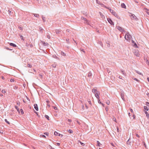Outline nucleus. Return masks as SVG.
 <instances>
[{
    "mask_svg": "<svg viewBox=\"0 0 149 149\" xmlns=\"http://www.w3.org/2000/svg\"><path fill=\"white\" fill-rule=\"evenodd\" d=\"M107 72L109 74V73L110 72V71H109V69H107Z\"/></svg>",
    "mask_w": 149,
    "mask_h": 149,
    "instance_id": "nucleus-59",
    "label": "nucleus"
},
{
    "mask_svg": "<svg viewBox=\"0 0 149 149\" xmlns=\"http://www.w3.org/2000/svg\"><path fill=\"white\" fill-rule=\"evenodd\" d=\"M54 135H55V136H60L61 135V137H62V136H63L61 134H60L56 132H54Z\"/></svg>",
    "mask_w": 149,
    "mask_h": 149,
    "instance_id": "nucleus-8",
    "label": "nucleus"
},
{
    "mask_svg": "<svg viewBox=\"0 0 149 149\" xmlns=\"http://www.w3.org/2000/svg\"><path fill=\"white\" fill-rule=\"evenodd\" d=\"M9 14L10 15H12L11 14L13 13V12L14 11L13 10L10 11L9 10H8Z\"/></svg>",
    "mask_w": 149,
    "mask_h": 149,
    "instance_id": "nucleus-20",
    "label": "nucleus"
},
{
    "mask_svg": "<svg viewBox=\"0 0 149 149\" xmlns=\"http://www.w3.org/2000/svg\"><path fill=\"white\" fill-rule=\"evenodd\" d=\"M107 20L108 22L111 25H114V24L111 19L109 18H107Z\"/></svg>",
    "mask_w": 149,
    "mask_h": 149,
    "instance_id": "nucleus-7",
    "label": "nucleus"
},
{
    "mask_svg": "<svg viewBox=\"0 0 149 149\" xmlns=\"http://www.w3.org/2000/svg\"><path fill=\"white\" fill-rule=\"evenodd\" d=\"M130 109V111H131V112L132 113H134V112L133 111V110L132 109Z\"/></svg>",
    "mask_w": 149,
    "mask_h": 149,
    "instance_id": "nucleus-54",
    "label": "nucleus"
},
{
    "mask_svg": "<svg viewBox=\"0 0 149 149\" xmlns=\"http://www.w3.org/2000/svg\"><path fill=\"white\" fill-rule=\"evenodd\" d=\"M61 55L64 56H66V54L63 52V51L61 52Z\"/></svg>",
    "mask_w": 149,
    "mask_h": 149,
    "instance_id": "nucleus-12",
    "label": "nucleus"
},
{
    "mask_svg": "<svg viewBox=\"0 0 149 149\" xmlns=\"http://www.w3.org/2000/svg\"><path fill=\"white\" fill-rule=\"evenodd\" d=\"M47 38H48L49 39L50 38V36H49V35H48L47 36Z\"/></svg>",
    "mask_w": 149,
    "mask_h": 149,
    "instance_id": "nucleus-61",
    "label": "nucleus"
},
{
    "mask_svg": "<svg viewBox=\"0 0 149 149\" xmlns=\"http://www.w3.org/2000/svg\"><path fill=\"white\" fill-rule=\"evenodd\" d=\"M10 81L11 82H14V79H11L10 80Z\"/></svg>",
    "mask_w": 149,
    "mask_h": 149,
    "instance_id": "nucleus-46",
    "label": "nucleus"
},
{
    "mask_svg": "<svg viewBox=\"0 0 149 149\" xmlns=\"http://www.w3.org/2000/svg\"><path fill=\"white\" fill-rule=\"evenodd\" d=\"M45 117L48 120H49V117L48 115H45Z\"/></svg>",
    "mask_w": 149,
    "mask_h": 149,
    "instance_id": "nucleus-24",
    "label": "nucleus"
},
{
    "mask_svg": "<svg viewBox=\"0 0 149 149\" xmlns=\"http://www.w3.org/2000/svg\"><path fill=\"white\" fill-rule=\"evenodd\" d=\"M35 113H36V114H37V116H38L39 117H40V116H39V115H38V113L37 112H36V111H35Z\"/></svg>",
    "mask_w": 149,
    "mask_h": 149,
    "instance_id": "nucleus-56",
    "label": "nucleus"
},
{
    "mask_svg": "<svg viewBox=\"0 0 149 149\" xmlns=\"http://www.w3.org/2000/svg\"><path fill=\"white\" fill-rule=\"evenodd\" d=\"M68 120L69 122H71L72 121V120L70 119H68Z\"/></svg>",
    "mask_w": 149,
    "mask_h": 149,
    "instance_id": "nucleus-64",
    "label": "nucleus"
},
{
    "mask_svg": "<svg viewBox=\"0 0 149 149\" xmlns=\"http://www.w3.org/2000/svg\"><path fill=\"white\" fill-rule=\"evenodd\" d=\"M61 31L60 29H56L55 30V32L57 34H58Z\"/></svg>",
    "mask_w": 149,
    "mask_h": 149,
    "instance_id": "nucleus-15",
    "label": "nucleus"
},
{
    "mask_svg": "<svg viewBox=\"0 0 149 149\" xmlns=\"http://www.w3.org/2000/svg\"><path fill=\"white\" fill-rule=\"evenodd\" d=\"M52 66L53 68H56V65L55 64H53L52 65Z\"/></svg>",
    "mask_w": 149,
    "mask_h": 149,
    "instance_id": "nucleus-44",
    "label": "nucleus"
},
{
    "mask_svg": "<svg viewBox=\"0 0 149 149\" xmlns=\"http://www.w3.org/2000/svg\"><path fill=\"white\" fill-rule=\"evenodd\" d=\"M80 144H81V145L82 146H84V144L82 142H80Z\"/></svg>",
    "mask_w": 149,
    "mask_h": 149,
    "instance_id": "nucleus-40",
    "label": "nucleus"
},
{
    "mask_svg": "<svg viewBox=\"0 0 149 149\" xmlns=\"http://www.w3.org/2000/svg\"><path fill=\"white\" fill-rule=\"evenodd\" d=\"M92 74L91 72V71H90L88 74V77H91L92 76Z\"/></svg>",
    "mask_w": 149,
    "mask_h": 149,
    "instance_id": "nucleus-17",
    "label": "nucleus"
},
{
    "mask_svg": "<svg viewBox=\"0 0 149 149\" xmlns=\"http://www.w3.org/2000/svg\"><path fill=\"white\" fill-rule=\"evenodd\" d=\"M33 15H34L35 17H39L40 16L38 14L33 13Z\"/></svg>",
    "mask_w": 149,
    "mask_h": 149,
    "instance_id": "nucleus-16",
    "label": "nucleus"
},
{
    "mask_svg": "<svg viewBox=\"0 0 149 149\" xmlns=\"http://www.w3.org/2000/svg\"><path fill=\"white\" fill-rule=\"evenodd\" d=\"M20 111L22 114H24V112L22 109H20Z\"/></svg>",
    "mask_w": 149,
    "mask_h": 149,
    "instance_id": "nucleus-34",
    "label": "nucleus"
},
{
    "mask_svg": "<svg viewBox=\"0 0 149 149\" xmlns=\"http://www.w3.org/2000/svg\"><path fill=\"white\" fill-rule=\"evenodd\" d=\"M144 9L145 10H146L147 11H149V9H148V8H144Z\"/></svg>",
    "mask_w": 149,
    "mask_h": 149,
    "instance_id": "nucleus-53",
    "label": "nucleus"
},
{
    "mask_svg": "<svg viewBox=\"0 0 149 149\" xmlns=\"http://www.w3.org/2000/svg\"><path fill=\"white\" fill-rule=\"evenodd\" d=\"M54 108L55 110H57V108L56 107H54Z\"/></svg>",
    "mask_w": 149,
    "mask_h": 149,
    "instance_id": "nucleus-62",
    "label": "nucleus"
},
{
    "mask_svg": "<svg viewBox=\"0 0 149 149\" xmlns=\"http://www.w3.org/2000/svg\"><path fill=\"white\" fill-rule=\"evenodd\" d=\"M44 134H45L46 135L48 136L49 135V133L48 132L45 133H44Z\"/></svg>",
    "mask_w": 149,
    "mask_h": 149,
    "instance_id": "nucleus-48",
    "label": "nucleus"
},
{
    "mask_svg": "<svg viewBox=\"0 0 149 149\" xmlns=\"http://www.w3.org/2000/svg\"><path fill=\"white\" fill-rule=\"evenodd\" d=\"M15 108H16V109L17 110V111L19 113H20V111L19 110V108L17 106H15Z\"/></svg>",
    "mask_w": 149,
    "mask_h": 149,
    "instance_id": "nucleus-19",
    "label": "nucleus"
},
{
    "mask_svg": "<svg viewBox=\"0 0 149 149\" xmlns=\"http://www.w3.org/2000/svg\"><path fill=\"white\" fill-rule=\"evenodd\" d=\"M20 38L21 39V40H23V41H24V39L23 38V36H22L20 35Z\"/></svg>",
    "mask_w": 149,
    "mask_h": 149,
    "instance_id": "nucleus-30",
    "label": "nucleus"
},
{
    "mask_svg": "<svg viewBox=\"0 0 149 149\" xmlns=\"http://www.w3.org/2000/svg\"><path fill=\"white\" fill-rule=\"evenodd\" d=\"M41 135V136H42V137H44V138H45L46 137L45 136V135Z\"/></svg>",
    "mask_w": 149,
    "mask_h": 149,
    "instance_id": "nucleus-60",
    "label": "nucleus"
},
{
    "mask_svg": "<svg viewBox=\"0 0 149 149\" xmlns=\"http://www.w3.org/2000/svg\"><path fill=\"white\" fill-rule=\"evenodd\" d=\"M116 27L119 31L122 32H125V30L120 26H116Z\"/></svg>",
    "mask_w": 149,
    "mask_h": 149,
    "instance_id": "nucleus-4",
    "label": "nucleus"
},
{
    "mask_svg": "<svg viewBox=\"0 0 149 149\" xmlns=\"http://www.w3.org/2000/svg\"><path fill=\"white\" fill-rule=\"evenodd\" d=\"M67 131L70 134H71L73 133V131L71 130H67Z\"/></svg>",
    "mask_w": 149,
    "mask_h": 149,
    "instance_id": "nucleus-26",
    "label": "nucleus"
},
{
    "mask_svg": "<svg viewBox=\"0 0 149 149\" xmlns=\"http://www.w3.org/2000/svg\"><path fill=\"white\" fill-rule=\"evenodd\" d=\"M97 146H100L102 144L100 143L99 141H97Z\"/></svg>",
    "mask_w": 149,
    "mask_h": 149,
    "instance_id": "nucleus-18",
    "label": "nucleus"
},
{
    "mask_svg": "<svg viewBox=\"0 0 149 149\" xmlns=\"http://www.w3.org/2000/svg\"><path fill=\"white\" fill-rule=\"evenodd\" d=\"M135 55L137 56H139V54L138 53H136Z\"/></svg>",
    "mask_w": 149,
    "mask_h": 149,
    "instance_id": "nucleus-37",
    "label": "nucleus"
},
{
    "mask_svg": "<svg viewBox=\"0 0 149 149\" xmlns=\"http://www.w3.org/2000/svg\"><path fill=\"white\" fill-rule=\"evenodd\" d=\"M18 28L20 29V30H21V31H22L23 30V28L22 27H21L20 26H19L18 27Z\"/></svg>",
    "mask_w": 149,
    "mask_h": 149,
    "instance_id": "nucleus-41",
    "label": "nucleus"
},
{
    "mask_svg": "<svg viewBox=\"0 0 149 149\" xmlns=\"http://www.w3.org/2000/svg\"><path fill=\"white\" fill-rule=\"evenodd\" d=\"M144 109L146 110V111H148V108L147 106H144Z\"/></svg>",
    "mask_w": 149,
    "mask_h": 149,
    "instance_id": "nucleus-25",
    "label": "nucleus"
},
{
    "mask_svg": "<svg viewBox=\"0 0 149 149\" xmlns=\"http://www.w3.org/2000/svg\"><path fill=\"white\" fill-rule=\"evenodd\" d=\"M109 103H110V102L109 101H108L107 102V104H108V105H109Z\"/></svg>",
    "mask_w": 149,
    "mask_h": 149,
    "instance_id": "nucleus-58",
    "label": "nucleus"
},
{
    "mask_svg": "<svg viewBox=\"0 0 149 149\" xmlns=\"http://www.w3.org/2000/svg\"><path fill=\"white\" fill-rule=\"evenodd\" d=\"M95 95L97 98L99 99L100 98L99 95L100 94V92L99 91H97L95 93Z\"/></svg>",
    "mask_w": 149,
    "mask_h": 149,
    "instance_id": "nucleus-5",
    "label": "nucleus"
},
{
    "mask_svg": "<svg viewBox=\"0 0 149 149\" xmlns=\"http://www.w3.org/2000/svg\"><path fill=\"white\" fill-rule=\"evenodd\" d=\"M5 48L7 49V50H10V51H12L13 50L12 49H9V48H8V47H6Z\"/></svg>",
    "mask_w": 149,
    "mask_h": 149,
    "instance_id": "nucleus-31",
    "label": "nucleus"
},
{
    "mask_svg": "<svg viewBox=\"0 0 149 149\" xmlns=\"http://www.w3.org/2000/svg\"><path fill=\"white\" fill-rule=\"evenodd\" d=\"M98 91H97V90L96 89H93L92 91V92L94 94H95V93H96V92Z\"/></svg>",
    "mask_w": 149,
    "mask_h": 149,
    "instance_id": "nucleus-22",
    "label": "nucleus"
},
{
    "mask_svg": "<svg viewBox=\"0 0 149 149\" xmlns=\"http://www.w3.org/2000/svg\"><path fill=\"white\" fill-rule=\"evenodd\" d=\"M34 108L37 111H38V107L37 104H34Z\"/></svg>",
    "mask_w": 149,
    "mask_h": 149,
    "instance_id": "nucleus-9",
    "label": "nucleus"
},
{
    "mask_svg": "<svg viewBox=\"0 0 149 149\" xmlns=\"http://www.w3.org/2000/svg\"><path fill=\"white\" fill-rule=\"evenodd\" d=\"M54 56V57L55 58H56V59H59L58 58V57H57L56 56V55H55L54 56Z\"/></svg>",
    "mask_w": 149,
    "mask_h": 149,
    "instance_id": "nucleus-38",
    "label": "nucleus"
},
{
    "mask_svg": "<svg viewBox=\"0 0 149 149\" xmlns=\"http://www.w3.org/2000/svg\"><path fill=\"white\" fill-rule=\"evenodd\" d=\"M129 139L127 141V144H129L130 145H131V143L130 142H129Z\"/></svg>",
    "mask_w": 149,
    "mask_h": 149,
    "instance_id": "nucleus-35",
    "label": "nucleus"
},
{
    "mask_svg": "<svg viewBox=\"0 0 149 149\" xmlns=\"http://www.w3.org/2000/svg\"><path fill=\"white\" fill-rule=\"evenodd\" d=\"M130 17L132 19L135 20H138V19L137 18V17L135 16L134 14H131L130 15Z\"/></svg>",
    "mask_w": 149,
    "mask_h": 149,
    "instance_id": "nucleus-3",
    "label": "nucleus"
},
{
    "mask_svg": "<svg viewBox=\"0 0 149 149\" xmlns=\"http://www.w3.org/2000/svg\"><path fill=\"white\" fill-rule=\"evenodd\" d=\"M145 113L146 115V116L147 117V118H148V116H149V114L146 111H145Z\"/></svg>",
    "mask_w": 149,
    "mask_h": 149,
    "instance_id": "nucleus-28",
    "label": "nucleus"
},
{
    "mask_svg": "<svg viewBox=\"0 0 149 149\" xmlns=\"http://www.w3.org/2000/svg\"><path fill=\"white\" fill-rule=\"evenodd\" d=\"M96 2H97V3L98 4H100V2L98 1V0H96Z\"/></svg>",
    "mask_w": 149,
    "mask_h": 149,
    "instance_id": "nucleus-42",
    "label": "nucleus"
},
{
    "mask_svg": "<svg viewBox=\"0 0 149 149\" xmlns=\"http://www.w3.org/2000/svg\"><path fill=\"white\" fill-rule=\"evenodd\" d=\"M146 63L147 64H148V65H149V61H148L147 60Z\"/></svg>",
    "mask_w": 149,
    "mask_h": 149,
    "instance_id": "nucleus-51",
    "label": "nucleus"
},
{
    "mask_svg": "<svg viewBox=\"0 0 149 149\" xmlns=\"http://www.w3.org/2000/svg\"><path fill=\"white\" fill-rule=\"evenodd\" d=\"M28 67L29 68H31L32 65L31 64H28Z\"/></svg>",
    "mask_w": 149,
    "mask_h": 149,
    "instance_id": "nucleus-39",
    "label": "nucleus"
},
{
    "mask_svg": "<svg viewBox=\"0 0 149 149\" xmlns=\"http://www.w3.org/2000/svg\"><path fill=\"white\" fill-rule=\"evenodd\" d=\"M42 43L43 44L44 46H47L48 45V43L46 42H45L43 41H41Z\"/></svg>",
    "mask_w": 149,
    "mask_h": 149,
    "instance_id": "nucleus-13",
    "label": "nucleus"
},
{
    "mask_svg": "<svg viewBox=\"0 0 149 149\" xmlns=\"http://www.w3.org/2000/svg\"><path fill=\"white\" fill-rule=\"evenodd\" d=\"M121 6L122 8H126V6L125 5V4L124 3H122L121 5Z\"/></svg>",
    "mask_w": 149,
    "mask_h": 149,
    "instance_id": "nucleus-11",
    "label": "nucleus"
},
{
    "mask_svg": "<svg viewBox=\"0 0 149 149\" xmlns=\"http://www.w3.org/2000/svg\"><path fill=\"white\" fill-rule=\"evenodd\" d=\"M38 31L42 33L43 32L44 30L41 27H39Z\"/></svg>",
    "mask_w": 149,
    "mask_h": 149,
    "instance_id": "nucleus-10",
    "label": "nucleus"
},
{
    "mask_svg": "<svg viewBox=\"0 0 149 149\" xmlns=\"http://www.w3.org/2000/svg\"><path fill=\"white\" fill-rule=\"evenodd\" d=\"M5 121L8 124H10V123L6 119H5Z\"/></svg>",
    "mask_w": 149,
    "mask_h": 149,
    "instance_id": "nucleus-32",
    "label": "nucleus"
},
{
    "mask_svg": "<svg viewBox=\"0 0 149 149\" xmlns=\"http://www.w3.org/2000/svg\"><path fill=\"white\" fill-rule=\"evenodd\" d=\"M146 104L149 107V102H146Z\"/></svg>",
    "mask_w": 149,
    "mask_h": 149,
    "instance_id": "nucleus-36",
    "label": "nucleus"
},
{
    "mask_svg": "<svg viewBox=\"0 0 149 149\" xmlns=\"http://www.w3.org/2000/svg\"><path fill=\"white\" fill-rule=\"evenodd\" d=\"M136 72L138 74H139L140 75H142V74L139 71H136Z\"/></svg>",
    "mask_w": 149,
    "mask_h": 149,
    "instance_id": "nucleus-27",
    "label": "nucleus"
},
{
    "mask_svg": "<svg viewBox=\"0 0 149 149\" xmlns=\"http://www.w3.org/2000/svg\"><path fill=\"white\" fill-rule=\"evenodd\" d=\"M99 44H100L102 46V42H99Z\"/></svg>",
    "mask_w": 149,
    "mask_h": 149,
    "instance_id": "nucleus-50",
    "label": "nucleus"
},
{
    "mask_svg": "<svg viewBox=\"0 0 149 149\" xmlns=\"http://www.w3.org/2000/svg\"><path fill=\"white\" fill-rule=\"evenodd\" d=\"M77 123H78L79 125H80V124H81V123L80 122H79V121L77 120Z\"/></svg>",
    "mask_w": 149,
    "mask_h": 149,
    "instance_id": "nucleus-45",
    "label": "nucleus"
},
{
    "mask_svg": "<svg viewBox=\"0 0 149 149\" xmlns=\"http://www.w3.org/2000/svg\"><path fill=\"white\" fill-rule=\"evenodd\" d=\"M84 19L85 21H86V23H87V22H88V20H87L86 19V18H84Z\"/></svg>",
    "mask_w": 149,
    "mask_h": 149,
    "instance_id": "nucleus-52",
    "label": "nucleus"
},
{
    "mask_svg": "<svg viewBox=\"0 0 149 149\" xmlns=\"http://www.w3.org/2000/svg\"><path fill=\"white\" fill-rule=\"evenodd\" d=\"M108 9L109 10L110 12L113 15L118 18V15L113 10H111L110 8H108Z\"/></svg>",
    "mask_w": 149,
    "mask_h": 149,
    "instance_id": "nucleus-2",
    "label": "nucleus"
},
{
    "mask_svg": "<svg viewBox=\"0 0 149 149\" xmlns=\"http://www.w3.org/2000/svg\"><path fill=\"white\" fill-rule=\"evenodd\" d=\"M120 95L122 99L123 100H124V96L125 95V94L124 92L123 91H122L120 92Z\"/></svg>",
    "mask_w": 149,
    "mask_h": 149,
    "instance_id": "nucleus-6",
    "label": "nucleus"
},
{
    "mask_svg": "<svg viewBox=\"0 0 149 149\" xmlns=\"http://www.w3.org/2000/svg\"><path fill=\"white\" fill-rule=\"evenodd\" d=\"M2 92L3 93H6V91L5 90H3L2 91Z\"/></svg>",
    "mask_w": 149,
    "mask_h": 149,
    "instance_id": "nucleus-43",
    "label": "nucleus"
},
{
    "mask_svg": "<svg viewBox=\"0 0 149 149\" xmlns=\"http://www.w3.org/2000/svg\"><path fill=\"white\" fill-rule=\"evenodd\" d=\"M105 109H106V111H108V107H106Z\"/></svg>",
    "mask_w": 149,
    "mask_h": 149,
    "instance_id": "nucleus-63",
    "label": "nucleus"
},
{
    "mask_svg": "<svg viewBox=\"0 0 149 149\" xmlns=\"http://www.w3.org/2000/svg\"><path fill=\"white\" fill-rule=\"evenodd\" d=\"M42 20L44 22H45V21H46V18H45L43 17V16H42Z\"/></svg>",
    "mask_w": 149,
    "mask_h": 149,
    "instance_id": "nucleus-23",
    "label": "nucleus"
},
{
    "mask_svg": "<svg viewBox=\"0 0 149 149\" xmlns=\"http://www.w3.org/2000/svg\"><path fill=\"white\" fill-rule=\"evenodd\" d=\"M134 46L135 47H138L137 45H136L135 42H134Z\"/></svg>",
    "mask_w": 149,
    "mask_h": 149,
    "instance_id": "nucleus-33",
    "label": "nucleus"
},
{
    "mask_svg": "<svg viewBox=\"0 0 149 149\" xmlns=\"http://www.w3.org/2000/svg\"><path fill=\"white\" fill-rule=\"evenodd\" d=\"M133 119H135V115H134V113H133Z\"/></svg>",
    "mask_w": 149,
    "mask_h": 149,
    "instance_id": "nucleus-55",
    "label": "nucleus"
},
{
    "mask_svg": "<svg viewBox=\"0 0 149 149\" xmlns=\"http://www.w3.org/2000/svg\"><path fill=\"white\" fill-rule=\"evenodd\" d=\"M130 37H131V36L129 32H126V34L125 36V39L126 40H130Z\"/></svg>",
    "mask_w": 149,
    "mask_h": 149,
    "instance_id": "nucleus-1",
    "label": "nucleus"
},
{
    "mask_svg": "<svg viewBox=\"0 0 149 149\" xmlns=\"http://www.w3.org/2000/svg\"><path fill=\"white\" fill-rule=\"evenodd\" d=\"M98 102L100 104H101L102 103L100 101V100L99 99H98Z\"/></svg>",
    "mask_w": 149,
    "mask_h": 149,
    "instance_id": "nucleus-47",
    "label": "nucleus"
},
{
    "mask_svg": "<svg viewBox=\"0 0 149 149\" xmlns=\"http://www.w3.org/2000/svg\"><path fill=\"white\" fill-rule=\"evenodd\" d=\"M121 72L124 75V76L126 75V74L125 72L124 71L121 70Z\"/></svg>",
    "mask_w": 149,
    "mask_h": 149,
    "instance_id": "nucleus-21",
    "label": "nucleus"
},
{
    "mask_svg": "<svg viewBox=\"0 0 149 149\" xmlns=\"http://www.w3.org/2000/svg\"><path fill=\"white\" fill-rule=\"evenodd\" d=\"M88 102L90 104H91V102L90 100H88Z\"/></svg>",
    "mask_w": 149,
    "mask_h": 149,
    "instance_id": "nucleus-49",
    "label": "nucleus"
},
{
    "mask_svg": "<svg viewBox=\"0 0 149 149\" xmlns=\"http://www.w3.org/2000/svg\"><path fill=\"white\" fill-rule=\"evenodd\" d=\"M10 45L11 46H13L14 47H15L17 46L16 45L12 43H10Z\"/></svg>",
    "mask_w": 149,
    "mask_h": 149,
    "instance_id": "nucleus-14",
    "label": "nucleus"
},
{
    "mask_svg": "<svg viewBox=\"0 0 149 149\" xmlns=\"http://www.w3.org/2000/svg\"><path fill=\"white\" fill-rule=\"evenodd\" d=\"M117 131L118 132H119V128H118V127H117Z\"/></svg>",
    "mask_w": 149,
    "mask_h": 149,
    "instance_id": "nucleus-57",
    "label": "nucleus"
},
{
    "mask_svg": "<svg viewBox=\"0 0 149 149\" xmlns=\"http://www.w3.org/2000/svg\"><path fill=\"white\" fill-rule=\"evenodd\" d=\"M132 79H133L134 80L136 81H137L138 82H139V80H138L136 78H132Z\"/></svg>",
    "mask_w": 149,
    "mask_h": 149,
    "instance_id": "nucleus-29",
    "label": "nucleus"
}]
</instances>
